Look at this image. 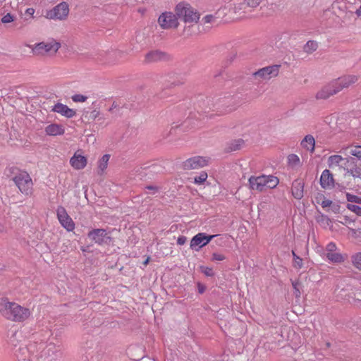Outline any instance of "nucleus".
Instances as JSON below:
<instances>
[{"instance_id": "obj_1", "label": "nucleus", "mask_w": 361, "mask_h": 361, "mask_svg": "<svg viewBox=\"0 0 361 361\" xmlns=\"http://www.w3.org/2000/svg\"><path fill=\"white\" fill-rule=\"evenodd\" d=\"M0 314L5 319L13 322L23 323L31 316L29 308L9 300L7 298L0 299Z\"/></svg>"}, {"instance_id": "obj_2", "label": "nucleus", "mask_w": 361, "mask_h": 361, "mask_svg": "<svg viewBox=\"0 0 361 361\" xmlns=\"http://www.w3.org/2000/svg\"><path fill=\"white\" fill-rule=\"evenodd\" d=\"M249 188L251 190L262 192L267 189H272L276 188L279 183V180L274 176H252L248 179Z\"/></svg>"}, {"instance_id": "obj_3", "label": "nucleus", "mask_w": 361, "mask_h": 361, "mask_svg": "<svg viewBox=\"0 0 361 361\" xmlns=\"http://www.w3.org/2000/svg\"><path fill=\"white\" fill-rule=\"evenodd\" d=\"M175 12L177 18L185 23H197L200 18L199 12L186 2L178 3L175 8Z\"/></svg>"}, {"instance_id": "obj_4", "label": "nucleus", "mask_w": 361, "mask_h": 361, "mask_svg": "<svg viewBox=\"0 0 361 361\" xmlns=\"http://www.w3.org/2000/svg\"><path fill=\"white\" fill-rule=\"evenodd\" d=\"M262 0H224L221 8L225 14L238 13L246 7L255 8L260 5Z\"/></svg>"}, {"instance_id": "obj_5", "label": "nucleus", "mask_w": 361, "mask_h": 361, "mask_svg": "<svg viewBox=\"0 0 361 361\" xmlns=\"http://www.w3.org/2000/svg\"><path fill=\"white\" fill-rule=\"evenodd\" d=\"M61 47V44L54 39L37 43L32 47V51L37 56H52Z\"/></svg>"}, {"instance_id": "obj_6", "label": "nucleus", "mask_w": 361, "mask_h": 361, "mask_svg": "<svg viewBox=\"0 0 361 361\" xmlns=\"http://www.w3.org/2000/svg\"><path fill=\"white\" fill-rule=\"evenodd\" d=\"M13 181L23 194L25 195H30L32 194L33 182L27 171H20L14 176Z\"/></svg>"}, {"instance_id": "obj_7", "label": "nucleus", "mask_w": 361, "mask_h": 361, "mask_svg": "<svg viewBox=\"0 0 361 361\" xmlns=\"http://www.w3.org/2000/svg\"><path fill=\"white\" fill-rule=\"evenodd\" d=\"M279 65H272L264 67L252 73L255 80L263 82L276 77L279 73Z\"/></svg>"}, {"instance_id": "obj_8", "label": "nucleus", "mask_w": 361, "mask_h": 361, "mask_svg": "<svg viewBox=\"0 0 361 361\" xmlns=\"http://www.w3.org/2000/svg\"><path fill=\"white\" fill-rule=\"evenodd\" d=\"M209 163V157L195 156L183 161L180 167L184 171L198 170L207 166Z\"/></svg>"}, {"instance_id": "obj_9", "label": "nucleus", "mask_w": 361, "mask_h": 361, "mask_svg": "<svg viewBox=\"0 0 361 361\" xmlns=\"http://www.w3.org/2000/svg\"><path fill=\"white\" fill-rule=\"evenodd\" d=\"M325 256L329 262L340 264L345 262L347 255L341 253L336 243L331 242L328 243L325 249Z\"/></svg>"}, {"instance_id": "obj_10", "label": "nucleus", "mask_w": 361, "mask_h": 361, "mask_svg": "<svg viewBox=\"0 0 361 361\" xmlns=\"http://www.w3.org/2000/svg\"><path fill=\"white\" fill-rule=\"evenodd\" d=\"M158 23L163 29L176 28L179 25L176 14L168 11L164 12L159 16Z\"/></svg>"}, {"instance_id": "obj_11", "label": "nucleus", "mask_w": 361, "mask_h": 361, "mask_svg": "<svg viewBox=\"0 0 361 361\" xmlns=\"http://www.w3.org/2000/svg\"><path fill=\"white\" fill-rule=\"evenodd\" d=\"M69 13V6L66 2H61L49 11L47 16L50 19L65 20Z\"/></svg>"}, {"instance_id": "obj_12", "label": "nucleus", "mask_w": 361, "mask_h": 361, "mask_svg": "<svg viewBox=\"0 0 361 361\" xmlns=\"http://www.w3.org/2000/svg\"><path fill=\"white\" fill-rule=\"evenodd\" d=\"M216 235H207L204 233H198L190 240V247L192 250L198 251L207 245Z\"/></svg>"}, {"instance_id": "obj_13", "label": "nucleus", "mask_w": 361, "mask_h": 361, "mask_svg": "<svg viewBox=\"0 0 361 361\" xmlns=\"http://www.w3.org/2000/svg\"><path fill=\"white\" fill-rule=\"evenodd\" d=\"M56 215L61 225L68 231H73L75 229V223L68 214L63 207L59 206L56 209Z\"/></svg>"}, {"instance_id": "obj_14", "label": "nucleus", "mask_w": 361, "mask_h": 361, "mask_svg": "<svg viewBox=\"0 0 361 361\" xmlns=\"http://www.w3.org/2000/svg\"><path fill=\"white\" fill-rule=\"evenodd\" d=\"M358 80V77L355 75H348L333 80V85L338 90V92L344 88H347L355 84Z\"/></svg>"}, {"instance_id": "obj_15", "label": "nucleus", "mask_w": 361, "mask_h": 361, "mask_svg": "<svg viewBox=\"0 0 361 361\" xmlns=\"http://www.w3.org/2000/svg\"><path fill=\"white\" fill-rule=\"evenodd\" d=\"M71 166L75 170H81L87 164V159L82 154V150L76 151L70 159Z\"/></svg>"}, {"instance_id": "obj_16", "label": "nucleus", "mask_w": 361, "mask_h": 361, "mask_svg": "<svg viewBox=\"0 0 361 361\" xmlns=\"http://www.w3.org/2000/svg\"><path fill=\"white\" fill-rule=\"evenodd\" d=\"M88 237L95 243L102 245L110 240L111 238L107 235L106 230L102 228L93 229L88 233Z\"/></svg>"}, {"instance_id": "obj_17", "label": "nucleus", "mask_w": 361, "mask_h": 361, "mask_svg": "<svg viewBox=\"0 0 361 361\" xmlns=\"http://www.w3.org/2000/svg\"><path fill=\"white\" fill-rule=\"evenodd\" d=\"M338 93V90L333 85V81L322 87L316 94L317 99H326Z\"/></svg>"}, {"instance_id": "obj_18", "label": "nucleus", "mask_w": 361, "mask_h": 361, "mask_svg": "<svg viewBox=\"0 0 361 361\" xmlns=\"http://www.w3.org/2000/svg\"><path fill=\"white\" fill-rule=\"evenodd\" d=\"M169 59V56L162 51H158V50H153L151 51H149L145 54V62L149 63H154L158 62L161 61L167 60Z\"/></svg>"}, {"instance_id": "obj_19", "label": "nucleus", "mask_w": 361, "mask_h": 361, "mask_svg": "<svg viewBox=\"0 0 361 361\" xmlns=\"http://www.w3.org/2000/svg\"><path fill=\"white\" fill-rule=\"evenodd\" d=\"M320 184L324 189H330L334 186V180L330 171L325 169L320 177Z\"/></svg>"}, {"instance_id": "obj_20", "label": "nucleus", "mask_w": 361, "mask_h": 361, "mask_svg": "<svg viewBox=\"0 0 361 361\" xmlns=\"http://www.w3.org/2000/svg\"><path fill=\"white\" fill-rule=\"evenodd\" d=\"M44 131L49 136L63 135L65 133V128L61 124L51 123L45 127Z\"/></svg>"}, {"instance_id": "obj_21", "label": "nucleus", "mask_w": 361, "mask_h": 361, "mask_svg": "<svg viewBox=\"0 0 361 361\" xmlns=\"http://www.w3.org/2000/svg\"><path fill=\"white\" fill-rule=\"evenodd\" d=\"M52 111L58 114H60L62 116H66L67 118H72L76 114L73 109H70L68 106L63 104L61 103L56 104L53 106Z\"/></svg>"}, {"instance_id": "obj_22", "label": "nucleus", "mask_w": 361, "mask_h": 361, "mask_svg": "<svg viewBox=\"0 0 361 361\" xmlns=\"http://www.w3.org/2000/svg\"><path fill=\"white\" fill-rule=\"evenodd\" d=\"M304 183L302 180L297 179L292 184V194L297 200H300L303 197Z\"/></svg>"}, {"instance_id": "obj_23", "label": "nucleus", "mask_w": 361, "mask_h": 361, "mask_svg": "<svg viewBox=\"0 0 361 361\" xmlns=\"http://www.w3.org/2000/svg\"><path fill=\"white\" fill-rule=\"evenodd\" d=\"M300 145L302 148L310 152L311 153H313L314 152L315 140L312 135H306L301 141Z\"/></svg>"}, {"instance_id": "obj_24", "label": "nucleus", "mask_w": 361, "mask_h": 361, "mask_svg": "<svg viewBox=\"0 0 361 361\" xmlns=\"http://www.w3.org/2000/svg\"><path fill=\"white\" fill-rule=\"evenodd\" d=\"M110 155L104 154L98 161V171L99 173L102 174L107 169L108 163L109 161Z\"/></svg>"}, {"instance_id": "obj_25", "label": "nucleus", "mask_w": 361, "mask_h": 361, "mask_svg": "<svg viewBox=\"0 0 361 361\" xmlns=\"http://www.w3.org/2000/svg\"><path fill=\"white\" fill-rule=\"evenodd\" d=\"M244 142L243 140H235L228 143L226 147V152L236 151L240 149Z\"/></svg>"}, {"instance_id": "obj_26", "label": "nucleus", "mask_w": 361, "mask_h": 361, "mask_svg": "<svg viewBox=\"0 0 361 361\" xmlns=\"http://www.w3.org/2000/svg\"><path fill=\"white\" fill-rule=\"evenodd\" d=\"M344 159L341 155H331L328 159V165L330 168L338 166Z\"/></svg>"}, {"instance_id": "obj_27", "label": "nucleus", "mask_w": 361, "mask_h": 361, "mask_svg": "<svg viewBox=\"0 0 361 361\" xmlns=\"http://www.w3.org/2000/svg\"><path fill=\"white\" fill-rule=\"evenodd\" d=\"M288 164L291 167H296L300 165V159L297 154H291L288 156Z\"/></svg>"}, {"instance_id": "obj_28", "label": "nucleus", "mask_w": 361, "mask_h": 361, "mask_svg": "<svg viewBox=\"0 0 361 361\" xmlns=\"http://www.w3.org/2000/svg\"><path fill=\"white\" fill-rule=\"evenodd\" d=\"M345 150L350 155L357 157L358 158H361V146L360 145L353 146V147H348L345 148Z\"/></svg>"}, {"instance_id": "obj_29", "label": "nucleus", "mask_w": 361, "mask_h": 361, "mask_svg": "<svg viewBox=\"0 0 361 361\" xmlns=\"http://www.w3.org/2000/svg\"><path fill=\"white\" fill-rule=\"evenodd\" d=\"M353 265L357 269L361 271V252L355 253L351 257Z\"/></svg>"}, {"instance_id": "obj_30", "label": "nucleus", "mask_w": 361, "mask_h": 361, "mask_svg": "<svg viewBox=\"0 0 361 361\" xmlns=\"http://www.w3.org/2000/svg\"><path fill=\"white\" fill-rule=\"evenodd\" d=\"M208 174L205 171H202L198 176L194 178V183L196 185L203 184L207 179Z\"/></svg>"}, {"instance_id": "obj_31", "label": "nucleus", "mask_w": 361, "mask_h": 361, "mask_svg": "<svg viewBox=\"0 0 361 361\" xmlns=\"http://www.w3.org/2000/svg\"><path fill=\"white\" fill-rule=\"evenodd\" d=\"M317 49V43L314 41H308L304 47L307 53H312Z\"/></svg>"}, {"instance_id": "obj_32", "label": "nucleus", "mask_w": 361, "mask_h": 361, "mask_svg": "<svg viewBox=\"0 0 361 361\" xmlns=\"http://www.w3.org/2000/svg\"><path fill=\"white\" fill-rule=\"evenodd\" d=\"M350 173L354 177H360L361 176V160L357 161L355 168L350 170Z\"/></svg>"}, {"instance_id": "obj_33", "label": "nucleus", "mask_w": 361, "mask_h": 361, "mask_svg": "<svg viewBox=\"0 0 361 361\" xmlns=\"http://www.w3.org/2000/svg\"><path fill=\"white\" fill-rule=\"evenodd\" d=\"M346 199L348 202H355L361 204V197L350 194L346 193Z\"/></svg>"}, {"instance_id": "obj_34", "label": "nucleus", "mask_w": 361, "mask_h": 361, "mask_svg": "<svg viewBox=\"0 0 361 361\" xmlns=\"http://www.w3.org/2000/svg\"><path fill=\"white\" fill-rule=\"evenodd\" d=\"M346 207H347L348 209L354 212L357 216H361V207H360L355 205V204H348Z\"/></svg>"}, {"instance_id": "obj_35", "label": "nucleus", "mask_w": 361, "mask_h": 361, "mask_svg": "<svg viewBox=\"0 0 361 361\" xmlns=\"http://www.w3.org/2000/svg\"><path fill=\"white\" fill-rule=\"evenodd\" d=\"M292 286L294 289V295L297 298H300V290L299 289L300 282L298 281H292Z\"/></svg>"}, {"instance_id": "obj_36", "label": "nucleus", "mask_w": 361, "mask_h": 361, "mask_svg": "<svg viewBox=\"0 0 361 361\" xmlns=\"http://www.w3.org/2000/svg\"><path fill=\"white\" fill-rule=\"evenodd\" d=\"M226 259V256L221 253L214 252L212 254V261H224Z\"/></svg>"}, {"instance_id": "obj_37", "label": "nucleus", "mask_w": 361, "mask_h": 361, "mask_svg": "<svg viewBox=\"0 0 361 361\" xmlns=\"http://www.w3.org/2000/svg\"><path fill=\"white\" fill-rule=\"evenodd\" d=\"M72 99L75 102H84L87 99V97L82 94H75L72 97Z\"/></svg>"}, {"instance_id": "obj_38", "label": "nucleus", "mask_w": 361, "mask_h": 361, "mask_svg": "<svg viewBox=\"0 0 361 361\" xmlns=\"http://www.w3.org/2000/svg\"><path fill=\"white\" fill-rule=\"evenodd\" d=\"M201 271L202 273H204L207 276H214V271L213 269L208 267H200Z\"/></svg>"}, {"instance_id": "obj_39", "label": "nucleus", "mask_w": 361, "mask_h": 361, "mask_svg": "<svg viewBox=\"0 0 361 361\" xmlns=\"http://www.w3.org/2000/svg\"><path fill=\"white\" fill-rule=\"evenodd\" d=\"M302 259L301 257H295V259L293 260V267L295 269H301L303 267Z\"/></svg>"}, {"instance_id": "obj_40", "label": "nucleus", "mask_w": 361, "mask_h": 361, "mask_svg": "<svg viewBox=\"0 0 361 361\" xmlns=\"http://www.w3.org/2000/svg\"><path fill=\"white\" fill-rule=\"evenodd\" d=\"M14 20L13 16L11 15L10 13H7L5 16H4L1 18V22L3 23H8L13 22Z\"/></svg>"}, {"instance_id": "obj_41", "label": "nucleus", "mask_w": 361, "mask_h": 361, "mask_svg": "<svg viewBox=\"0 0 361 361\" xmlns=\"http://www.w3.org/2000/svg\"><path fill=\"white\" fill-rule=\"evenodd\" d=\"M215 18L213 15H207L202 18V22L204 24L211 23L214 20Z\"/></svg>"}, {"instance_id": "obj_42", "label": "nucleus", "mask_w": 361, "mask_h": 361, "mask_svg": "<svg viewBox=\"0 0 361 361\" xmlns=\"http://www.w3.org/2000/svg\"><path fill=\"white\" fill-rule=\"evenodd\" d=\"M16 333L12 334V336L8 338V343L14 347H16L18 345V341L16 338Z\"/></svg>"}, {"instance_id": "obj_43", "label": "nucleus", "mask_w": 361, "mask_h": 361, "mask_svg": "<svg viewBox=\"0 0 361 361\" xmlns=\"http://www.w3.org/2000/svg\"><path fill=\"white\" fill-rule=\"evenodd\" d=\"M322 207H330L332 204V201L326 198H324L322 203H321Z\"/></svg>"}, {"instance_id": "obj_44", "label": "nucleus", "mask_w": 361, "mask_h": 361, "mask_svg": "<svg viewBox=\"0 0 361 361\" xmlns=\"http://www.w3.org/2000/svg\"><path fill=\"white\" fill-rule=\"evenodd\" d=\"M187 241V238L184 235L179 236L177 239V243L180 245H184Z\"/></svg>"}, {"instance_id": "obj_45", "label": "nucleus", "mask_w": 361, "mask_h": 361, "mask_svg": "<svg viewBox=\"0 0 361 361\" xmlns=\"http://www.w3.org/2000/svg\"><path fill=\"white\" fill-rule=\"evenodd\" d=\"M35 9L33 8H28L25 11V14L27 16H30V17L33 18L34 13H35Z\"/></svg>"}, {"instance_id": "obj_46", "label": "nucleus", "mask_w": 361, "mask_h": 361, "mask_svg": "<svg viewBox=\"0 0 361 361\" xmlns=\"http://www.w3.org/2000/svg\"><path fill=\"white\" fill-rule=\"evenodd\" d=\"M146 188L148 189V190H152V194H154L155 192H158V190H159L158 187L153 186V185L147 186Z\"/></svg>"}, {"instance_id": "obj_47", "label": "nucleus", "mask_w": 361, "mask_h": 361, "mask_svg": "<svg viewBox=\"0 0 361 361\" xmlns=\"http://www.w3.org/2000/svg\"><path fill=\"white\" fill-rule=\"evenodd\" d=\"M99 114V112L98 111L94 110L91 112V116L92 118H96Z\"/></svg>"}, {"instance_id": "obj_48", "label": "nucleus", "mask_w": 361, "mask_h": 361, "mask_svg": "<svg viewBox=\"0 0 361 361\" xmlns=\"http://www.w3.org/2000/svg\"><path fill=\"white\" fill-rule=\"evenodd\" d=\"M149 259H150V258L148 257H147V258L144 261L143 264H144V265H145V266H146V265H147V264H148V263H149Z\"/></svg>"}, {"instance_id": "obj_49", "label": "nucleus", "mask_w": 361, "mask_h": 361, "mask_svg": "<svg viewBox=\"0 0 361 361\" xmlns=\"http://www.w3.org/2000/svg\"><path fill=\"white\" fill-rule=\"evenodd\" d=\"M292 255H293V260L295 259V257H300L299 256H298L295 252L293 250L292 251Z\"/></svg>"}, {"instance_id": "obj_50", "label": "nucleus", "mask_w": 361, "mask_h": 361, "mask_svg": "<svg viewBox=\"0 0 361 361\" xmlns=\"http://www.w3.org/2000/svg\"><path fill=\"white\" fill-rule=\"evenodd\" d=\"M292 255H293V260L295 259V257H300L299 256H298L295 252L293 250L292 251Z\"/></svg>"}, {"instance_id": "obj_51", "label": "nucleus", "mask_w": 361, "mask_h": 361, "mask_svg": "<svg viewBox=\"0 0 361 361\" xmlns=\"http://www.w3.org/2000/svg\"><path fill=\"white\" fill-rule=\"evenodd\" d=\"M204 292V288L202 287H199V293H202Z\"/></svg>"}, {"instance_id": "obj_52", "label": "nucleus", "mask_w": 361, "mask_h": 361, "mask_svg": "<svg viewBox=\"0 0 361 361\" xmlns=\"http://www.w3.org/2000/svg\"><path fill=\"white\" fill-rule=\"evenodd\" d=\"M18 350H19L20 351H23V352L26 350L25 348H24V347H21V346L19 348V349H18Z\"/></svg>"}]
</instances>
